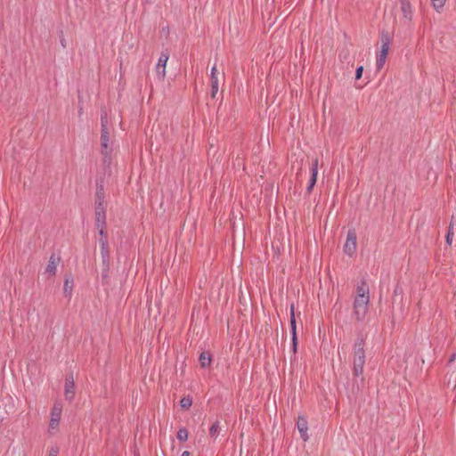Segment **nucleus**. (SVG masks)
<instances>
[{"label":"nucleus","mask_w":456,"mask_h":456,"mask_svg":"<svg viewBox=\"0 0 456 456\" xmlns=\"http://www.w3.org/2000/svg\"><path fill=\"white\" fill-rule=\"evenodd\" d=\"M106 214H96L95 215V222L104 221L106 220Z\"/></svg>","instance_id":"35"},{"label":"nucleus","mask_w":456,"mask_h":456,"mask_svg":"<svg viewBox=\"0 0 456 456\" xmlns=\"http://www.w3.org/2000/svg\"><path fill=\"white\" fill-rule=\"evenodd\" d=\"M64 396L67 401L71 402L75 396V381L73 373L70 372L66 376L65 379V387H64Z\"/></svg>","instance_id":"6"},{"label":"nucleus","mask_w":456,"mask_h":456,"mask_svg":"<svg viewBox=\"0 0 456 456\" xmlns=\"http://www.w3.org/2000/svg\"><path fill=\"white\" fill-rule=\"evenodd\" d=\"M60 42H61V45L63 48H66V41L63 37V32L61 31V35H60Z\"/></svg>","instance_id":"36"},{"label":"nucleus","mask_w":456,"mask_h":456,"mask_svg":"<svg viewBox=\"0 0 456 456\" xmlns=\"http://www.w3.org/2000/svg\"><path fill=\"white\" fill-rule=\"evenodd\" d=\"M387 57V55H386V54L379 53V55L377 57V61H376V67H377L378 70H380L384 67Z\"/></svg>","instance_id":"26"},{"label":"nucleus","mask_w":456,"mask_h":456,"mask_svg":"<svg viewBox=\"0 0 456 456\" xmlns=\"http://www.w3.org/2000/svg\"><path fill=\"white\" fill-rule=\"evenodd\" d=\"M99 245L100 247H109V241H108V234H107V230L106 231H103L102 229V231H99Z\"/></svg>","instance_id":"21"},{"label":"nucleus","mask_w":456,"mask_h":456,"mask_svg":"<svg viewBox=\"0 0 456 456\" xmlns=\"http://www.w3.org/2000/svg\"><path fill=\"white\" fill-rule=\"evenodd\" d=\"M364 346L365 338L362 333H359L354 344L353 377L345 385L346 395L350 400H355L358 397L365 384V378L363 376V367L365 364Z\"/></svg>","instance_id":"1"},{"label":"nucleus","mask_w":456,"mask_h":456,"mask_svg":"<svg viewBox=\"0 0 456 456\" xmlns=\"http://www.w3.org/2000/svg\"><path fill=\"white\" fill-rule=\"evenodd\" d=\"M109 130L108 128V118L107 114L103 113L101 115V129Z\"/></svg>","instance_id":"29"},{"label":"nucleus","mask_w":456,"mask_h":456,"mask_svg":"<svg viewBox=\"0 0 456 456\" xmlns=\"http://www.w3.org/2000/svg\"><path fill=\"white\" fill-rule=\"evenodd\" d=\"M146 1L148 2L149 0H146Z\"/></svg>","instance_id":"42"},{"label":"nucleus","mask_w":456,"mask_h":456,"mask_svg":"<svg viewBox=\"0 0 456 456\" xmlns=\"http://www.w3.org/2000/svg\"><path fill=\"white\" fill-rule=\"evenodd\" d=\"M190 455H191V453H190V452H188V451H184V452H182V454H181V456H190Z\"/></svg>","instance_id":"40"},{"label":"nucleus","mask_w":456,"mask_h":456,"mask_svg":"<svg viewBox=\"0 0 456 456\" xmlns=\"http://www.w3.org/2000/svg\"><path fill=\"white\" fill-rule=\"evenodd\" d=\"M95 227L98 229V231H102V229L103 231H106L107 230V222H106V220L95 222Z\"/></svg>","instance_id":"31"},{"label":"nucleus","mask_w":456,"mask_h":456,"mask_svg":"<svg viewBox=\"0 0 456 456\" xmlns=\"http://www.w3.org/2000/svg\"><path fill=\"white\" fill-rule=\"evenodd\" d=\"M363 73V66H359L355 70V79L359 80Z\"/></svg>","instance_id":"33"},{"label":"nucleus","mask_w":456,"mask_h":456,"mask_svg":"<svg viewBox=\"0 0 456 456\" xmlns=\"http://www.w3.org/2000/svg\"><path fill=\"white\" fill-rule=\"evenodd\" d=\"M102 282L103 285H109V283H110V276H109L110 265H102Z\"/></svg>","instance_id":"20"},{"label":"nucleus","mask_w":456,"mask_h":456,"mask_svg":"<svg viewBox=\"0 0 456 456\" xmlns=\"http://www.w3.org/2000/svg\"><path fill=\"white\" fill-rule=\"evenodd\" d=\"M192 404V397L188 395L180 400V406L183 410H189Z\"/></svg>","instance_id":"23"},{"label":"nucleus","mask_w":456,"mask_h":456,"mask_svg":"<svg viewBox=\"0 0 456 456\" xmlns=\"http://www.w3.org/2000/svg\"><path fill=\"white\" fill-rule=\"evenodd\" d=\"M360 295H362L363 297H369V288L364 281H362V286L357 287L356 297H360Z\"/></svg>","instance_id":"24"},{"label":"nucleus","mask_w":456,"mask_h":456,"mask_svg":"<svg viewBox=\"0 0 456 456\" xmlns=\"http://www.w3.org/2000/svg\"><path fill=\"white\" fill-rule=\"evenodd\" d=\"M94 214H106V208L103 202H94Z\"/></svg>","instance_id":"27"},{"label":"nucleus","mask_w":456,"mask_h":456,"mask_svg":"<svg viewBox=\"0 0 456 456\" xmlns=\"http://www.w3.org/2000/svg\"><path fill=\"white\" fill-rule=\"evenodd\" d=\"M102 265H110V247H100Z\"/></svg>","instance_id":"16"},{"label":"nucleus","mask_w":456,"mask_h":456,"mask_svg":"<svg viewBox=\"0 0 456 456\" xmlns=\"http://www.w3.org/2000/svg\"><path fill=\"white\" fill-rule=\"evenodd\" d=\"M400 2L401 4H403V3H409V0H398Z\"/></svg>","instance_id":"41"},{"label":"nucleus","mask_w":456,"mask_h":456,"mask_svg":"<svg viewBox=\"0 0 456 456\" xmlns=\"http://www.w3.org/2000/svg\"><path fill=\"white\" fill-rule=\"evenodd\" d=\"M297 427L300 433V436L303 439V441L306 442L309 439L307 430H308V423L306 419L299 415L297 421Z\"/></svg>","instance_id":"10"},{"label":"nucleus","mask_w":456,"mask_h":456,"mask_svg":"<svg viewBox=\"0 0 456 456\" xmlns=\"http://www.w3.org/2000/svg\"><path fill=\"white\" fill-rule=\"evenodd\" d=\"M62 411V405L60 403H55L51 410V419L49 422V428L55 429L58 428Z\"/></svg>","instance_id":"5"},{"label":"nucleus","mask_w":456,"mask_h":456,"mask_svg":"<svg viewBox=\"0 0 456 456\" xmlns=\"http://www.w3.org/2000/svg\"><path fill=\"white\" fill-rule=\"evenodd\" d=\"M453 235H454L453 232L447 231V233H446V236H445V240H446V244L448 246L452 245Z\"/></svg>","instance_id":"32"},{"label":"nucleus","mask_w":456,"mask_h":456,"mask_svg":"<svg viewBox=\"0 0 456 456\" xmlns=\"http://www.w3.org/2000/svg\"><path fill=\"white\" fill-rule=\"evenodd\" d=\"M59 447L53 446L50 449L48 456H58Z\"/></svg>","instance_id":"34"},{"label":"nucleus","mask_w":456,"mask_h":456,"mask_svg":"<svg viewBox=\"0 0 456 456\" xmlns=\"http://www.w3.org/2000/svg\"><path fill=\"white\" fill-rule=\"evenodd\" d=\"M101 153L103 156L102 161L104 165H110L112 148L109 145L110 132L109 130L101 129Z\"/></svg>","instance_id":"2"},{"label":"nucleus","mask_w":456,"mask_h":456,"mask_svg":"<svg viewBox=\"0 0 456 456\" xmlns=\"http://www.w3.org/2000/svg\"><path fill=\"white\" fill-rule=\"evenodd\" d=\"M453 226H454V224H453V222L452 220L450 224H449V226H448L447 231L453 232Z\"/></svg>","instance_id":"39"},{"label":"nucleus","mask_w":456,"mask_h":456,"mask_svg":"<svg viewBox=\"0 0 456 456\" xmlns=\"http://www.w3.org/2000/svg\"><path fill=\"white\" fill-rule=\"evenodd\" d=\"M289 324H290V331L291 337L297 336V321H296V314H295V305L292 303L289 307Z\"/></svg>","instance_id":"14"},{"label":"nucleus","mask_w":456,"mask_h":456,"mask_svg":"<svg viewBox=\"0 0 456 456\" xmlns=\"http://www.w3.org/2000/svg\"><path fill=\"white\" fill-rule=\"evenodd\" d=\"M199 362L200 363V366L202 368H208L211 365L212 362V354L208 352L204 351L200 354Z\"/></svg>","instance_id":"15"},{"label":"nucleus","mask_w":456,"mask_h":456,"mask_svg":"<svg viewBox=\"0 0 456 456\" xmlns=\"http://www.w3.org/2000/svg\"><path fill=\"white\" fill-rule=\"evenodd\" d=\"M456 360V353H452L448 360V363H452Z\"/></svg>","instance_id":"38"},{"label":"nucleus","mask_w":456,"mask_h":456,"mask_svg":"<svg viewBox=\"0 0 456 456\" xmlns=\"http://www.w3.org/2000/svg\"><path fill=\"white\" fill-rule=\"evenodd\" d=\"M401 11L403 13V16L405 20L408 21H411L412 20V11H411V3H403L401 4Z\"/></svg>","instance_id":"17"},{"label":"nucleus","mask_w":456,"mask_h":456,"mask_svg":"<svg viewBox=\"0 0 456 456\" xmlns=\"http://www.w3.org/2000/svg\"><path fill=\"white\" fill-rule=\"evenodd\" d=\"M216 67L214 66L211 69V74H210V81H211V97L215 98L217 92H218V78L216 76Z\"/></svg>","instance_id":"13"},{"label":"nucleus","mask_w":456,"mask_h":456,"mask_svg":"<svg viewBox=\"0 0 456 456\" xmlns=\"http://www.w3.org/2000/svg\"><path fill=\"white\" fill-rule=\"evenodd\" d=\"M72 289H73V279L72 278H70V279L66 278L65 281H64V285H63L64 295L66 297H70L71 296Z\"/></svg>","instance_id":"19"},{"label":"nucleus","mask_w":456,"mask_h":456,"mask_svg":"<svg viewBox=\"0 0 456 456\" xmlns=\"http://www.w3.org/2000/svg\"><path fill=\"white\" fill-rule=\"evenodd\" d=\"M168 58H169V54H168L167 51L162 52L160 53L158 64L156 66L157 75L161 79H164V77H165V75H166V64H167V61Z\"/></svg>","instance_id":"7"},{"label":"nucleus","mask_w":456,"mask_h":456,"mask_svg":"<svg viewBox=\"0 0 456 456\" xmlns=\"http://www.w3.org/2000/svg\"><path fill=\"white\" fill-rule=\"evenodd\" d=\"M291 344H292L293 354H296L297 352V345H298L297 336L291 337Z\"/></svg>","instance_id":"30"},{"label":"nucleus","mask_w":456,"mask_h":456,"mask_svg":"<svg viewBox=\"0 0 456 456\" xmlns=\"http://www.w3.org/2000/svg\"><path fill=\"white\" fill-rule=\"evenodd\" d=\"M188 430L185 428H181L177 432V439L180 442H185L188 439Z\"/></svg>","instance_id":"25"},{"label":"nucleus","mask_w":456,"mask_h":456,"mask_svg":"<svg viewBox=\"0 0 456 456\" xmlns=\"http://www.w3.org/2000/svg\"><path fill=\"white\" fill-rule=\"evenodd\" d=\"M105 201V189H104V177H99L96 179V191L94 202Z\"/></svg>","instance_id":"11"},{"label":"nucleus","mask_w":456,"mask_h":456,"mask_svg":"<svg viewBox=\"0 0 456 456\" xmlns=\"http://www.w3.org/2000/svg\"><path fill=\"white\" fill-rule=\"evenodd\" d=\"M380 43H381V47H380L379 53L387 55L388 52H389L390 44H391V37H390V34L388 31L383 29L380 32Z\"/></svg>","instance_id":"8"},{"label":"nucleus","mask_w":456,"mask_h":456,"mask_svg":"<svg viewBox=\"0 0 456 456\" xmlns=\"http://www.w3.org/2000/svg\"><path fill=\"white\" fill-rule=\"evenodd\" d=\"M219 431H220V427H219V421L218 420H216L210 427L209 428V436L212 437V438H216L217 436L219 435Z\"/></svg>","instance_id":"22"},{"label":"nucleus","mask_w":456,"mask_h":456,"mask_svg":"<svg viewBox=\"0 0 456 456\" xmlns=\"http://www.w3.org/2000/svg\"><path fill=\"white\" fill-rule=\"evenodd\" d=\"M357 235L354 229H350L347 232L346 240L344 245L345 254L352 256L356 251Z\"/></svg>","instance_id":"4"},{"label":"nucleus","mask_w":456,"mask_h":456,"mask_svg":"<svg viewBox=\"0 0 456 456\" xmlns=\"http://www.w3.org/2000/svg\"><path fill=\"white\" fill-rule=\"evenodd\" d=\"M61 261V257L53 253L49 258L48 265L45 268V273H47L51 276H54L56 274V267Z\"/></svg>","instance_id":"12"},{"label":"nucleus","mask_w":456,"mask_h":456,"mask_svg":"<svg viewBox=\"0 0 456 456\" xmlns=\"http://www.w3.org/2000/svg\"><path fill=\"white\" fill-rule=\"evenodd\" d=\"M348 55H349L348 51L342 52L339 53V58H340V60H342V59L346 60Z\"/></svg>","instance_id":"37"},{"label":"nucleus","mask_w":456,"mask_h":456,"mask_svg":"<svg viewBox=\"0 0 456 456\" xmlns=\"http://www.w3.org/2000/svg\"><path fill=\"white\" fill-rule=\"evenodd\" d=\"M433 7L437 11L440 12V10L443 9L444 6V4L446 0H431Z\"/></svg>","instance_id":"28"},{"label":"nucleus","mask_w":456,"mask_h":456,"mask_svg":"<svg viewBox=\"0 0 456 456\" xmlns=\"http://www.w3.org/2000/svg\"><path fill=\"white\" fill-rule=\"evenodd\" d=\"M317 175H318V159H315L312 162L311 177L309 180L308 186L306 188L307 194H310L312 192V191L316 183V181H317Z\"/></svg>","instance_id":"9"},{"label":"nucleus","mask_w":456,"mask_h":456,"mask_svg":"<svg viewBox=\"0 0 456 456\" xmlns=\"http://www.w3.org/2000/svg\"><path fill=\"white\" fill-rule=\"evenodd\" d=\"M403 297V289L400 286V284L397 283L395 285V287L394 289V292H393V297H392L393 304H395L396 302L397 298L399 299L400 302H402Z\"/></svg>","instance_id":"18"},{"label":"nucleus","mask_w":456,"mask_h":456,"mask_svg":"<svg viewBox=\"0 0 456 456\" xmlns=\"http://www.w3.org/2000/svg\"><path fill=\"white\" fill-rule=\"evenodd\" d=\"M369 297H363L362 295L355 297L354 301V315L357 321H362L368 312Z\"/></svg>","instance_id":"3"}]
</instances>
